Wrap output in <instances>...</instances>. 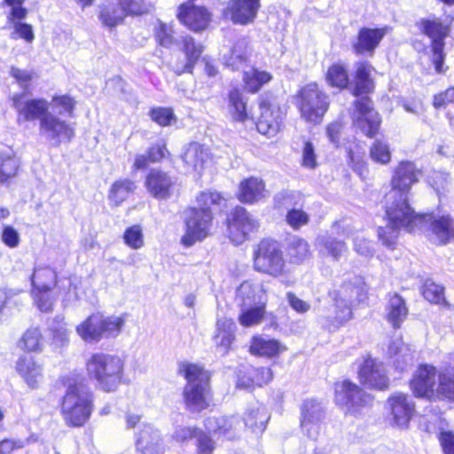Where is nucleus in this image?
I'll list each match as a JSON object with an SVG mask.
<instances>
[{"label": "nucleus", "mask_w": 454, "mask_h": 454, "mask_svg": "<svg viewBox=\"0 0 454 454\" xmlns=\"http://www.w3.org/2000/svg\"><path fill=\"white\" fill-rule=\"evenodd\" d=\"M248 43L246 39H239L231 49L223 52V61L232 70L242 68L248 59Z\"/></svg>", "instance_id": "31"}, {"label": "nucleus", "mask_w": 454, "mask_h": 454, "mask_svg": "<svg viewBox=\"0 0 454 454\" xmlns=\"http://www.w3.org/2000/svg\"><path fill=\"white\" fill-rule=\"evenodd\" d=\"M264 314L263 305L243 309L239 317V322L242 326L251 327L260 324L263 319Z\"/></svg>", "instance_id": "50"}, {"label": "nucleus", "mask_w": 454, "mask_h": 454, "mask_svg": "<svg viewBox=\"0 0 454 454\" xmlns=\"http://www.w3.org/2000/svg\"><path fill=\"white\" fill-rule=\"evenodd\" d=\"M212 213L207 209L191 207L185 212V232L182 237L184 247H192L196 242L203 240L209 234L212 225Z\"/></svg>", "instance_id": "13"}, {"label": "nucleus", "mask_w": 454, "mask_h": 454, "mask_svg": "<svg viewBox=\"0 0 454 454\" xmlns=\"http://www.w3.org/2000/svg\"><path fill=\"white\" fill-rule=\"evenodd\" d=\"M182 50L184 51L186 56V63L184 66H176L174 70L177 74L184 72L191 73L194 64L199 59L202 53V46L196 44L192 37L185 35L182 37Z\"/></svg>", "instance_id": "34"}, {"label": "nucleus", "mask_w": 454, "mask_h": 454, "mask_svg": "<svg viewBox=\"0 0 454 454\" xmlns=\"http://www.w3.org/2000/svg\"><path fill=\"white\" fill-rule=\"evenodd\" d=\"M357 373L360 383L370 389L383 391L389 387V378L385 364L371 356L364 357Z\"/></svg>", "instance_id": "15"}, {"label": "nucleus", "mask_w": 454, "mask_h": 454, "mask_svg": "<svg viewBox=\"0 0 454 454\" xmlns=\"http://www.w3.org/2000/svg\"><path fill=\"white\" fill-rule=\"evenodd\" d=\"M407 314L408 309L404 300L397 294L391 295L387 306V318L393 327L399 328Z\"/></svg>", "instance_id": "37"}, {"label": "nucleus", "mask_w": 454, "mask_h": 454, "mask_svg": "<svg viewBox=\"0 0 454 454\" xmlns=\"http://www.w3.org/2000/svg\"><path fill=\"white\" fill-rule=\"evenodd\" d=\"M422 294L426 300L435 304L446 303L444 287L432 280H427L422 288Z\"/></svg>", "instance_id": "52"}, {"label": "nucleus", "mask_w": 454, "mask_h": 454, "mask_svg": "<svg viewBox=\"0 0 454 454\" xmlns=\"http://www.w3.org/2000/svg\"><path fill=\"white\" fill-rule=\"evenodd\" d=\"M309 215L301 209H291L286 215V222L294 229H299L309 223Z\"/></svg>", "instance_id": "64"}, {"label": "nucleus", "mask_w": 454, "mask_h": 454, "mask_svg": "<svg viewBox=\"0 0 454 454\" xmlns=\"http://www.w3.org/2000/svg\"><path fill=\"white\" fill-rule=\"evenodd\" d=\"M196 446L198 454H213L215 442L209 435L200 430L196 435Z\"/></svg>", "instance_id": "62"}, {"label": "nucleus", "mask_w": 454, "mask_h": 454, "mask_svg": "<svg viewBox=\"0 0 454 454\" xmlns=\"http://www.w3.org/2000/svg\"><path fill=\"white\" fill-rule=\"evenodd\" d=\"M419 230L428 225L427 235L431 241L437 245H446L454 239L453 219L449 215L427 214Z\"/></svg>", "instance_id": "16"}, {"label": "nucleus", "mask_w": 454, "mask_h": 454, "mask_svg": "<svg viewBox=\"0 0 454 454\" xmlns=\"http://www.w3.org/2000/svg\"><path fill=\"white\" fill-rule=\"evenodd\" d=\"M155 36L158 43L166 48L171 47L176 43L173 37L172 27L162 22H160L158 27H155Z\"/></svg>", "instance_id": "60"}, {"label": "nucleus", "mask_w": 454, "mask_h": 454, "mask_svg": "<svg viewBox=\"0 0 454 454\" xmlns=\"http://www.w3.org/2000/svg\"><path fill=\"white\" fill-rule=\"evenodd\" d=\"M57 274L49 267L37 268L32 276V285L37 291H50L56 285Z\"/></svg>", "instance_id": "44"}, {"label": "nucleus", "mask_w": 454, "mask_h": 454, "mask_svg": "<svg viewBox=\"0 0 454 454\" xmlns=\"http://www.w3.org/2000/svg\"><path fill=\"white\" fill-rule=\"evenodd\" d=\"M49 330L52 336V340L57 346H64L69 340V331L67 324L61 317H56L50 325Z\"/></svg>", "instance_id": "49"}, {"label": "nucleus", "mask_w": 454, "mask_h": 454, "mask_svg": "<svg viewBox=\"0 0 454 454\" xmlns=\"http://www.w3.org/2000/svg\"><path fill=\"white\" fill-rule=\"evenodd\" d=\"M236 325L232 319L220 318L216 322V328L213 336L217 348L227 353L235 339Z\"/></svg>", "instance_id": "30"}, {"label": "nucleus", "mask_w": 454, "mask_h": 454, "mask_svg": "<svg viewBox=\"0 0 454 454\" xmlns=\"http://www.w3.org/2000/svg\"><path fill=\"white\" fill-rule=\"evenodd\" d=\"M181 372L187 380L184 390L186 407L192 411L207 409L211 400L208 372L194 364H183Z\"/></svg>", "instance_id": "4"}, {"label": "nucleus", "mask_w": 454, "mask_h": 454, "mask_svg": "<svg viewBox=\"0 0 454 454\" xmlns=\"http://www.w3.org/2000/svg\"><path fill=\"white\" fill-rule=\"evenodd\" d=\"M286 348L277 340L263 337H254L250 345V352L253 355L273 357L280 354Z\"/></svg>", "instance_id": "33"}, {"label": "nucleus", "mask_w": 454, "mask_h": 454, "mask_svg": "<svg viewBox=\"0 0 454 454\" xmlns=\"http://www.w3.org/2000/svg\"><path fill=\"white\" fill-rule=\"evenodd\" d=\"M387 421L394 428L407 429L416 413V404L408 394L396 392L385 403Z\"/></svg>", "instance_id": "12"}, {"label": "nucleus", "mask_w": 454, "mask_h": 454, "mask_svg": "<svg viewBox=\"0 0 454 454\" xmlns=\"http://www.w3.org/2000/svg\"><path fill=\"white\" fill-rule=\"evenodd\" d=\"M237 296L243 300L255 301V297H265L266 290L261 283L245 281L238 288Z\"/></svg>", "instance_id": "51"}, {"label": "nucleus", "mask_w": 454, "mask_h": 454, "mask_svg": "<svg viewBox=\"0 0 454 454\" xmlns=\"http://www.w3.org/2000/svg\"><path fill=\"white\" fill-rule=\"evenodd\" d=\"M198 209L207 208L211 213L214 207L224 205L225 200L216 192H203L197 198Z\"/></svg>", "instance_id": "53"}, {"label": "nucleus", "mask_w": 454, "mask_h": 454, "mask_svg": "<svg viewBox=\"0 0 454 454\" xmlns=\"http://www.w3.org/2000/svg\"><path fill=\"white\" fill-rule=\"evenodd\" d=\"M320 242L324 245L327 252L334 258V260H339L347 251V247L344 242L337 240L332 237L321 238Z\"/></svg>", "instance_id": "59"}, {"label": "nucleus", "mask_w": 454, "mask_h": 454, "mask_svg": "<svg viewBox=\"0 0 454 454\" xmlns=\"http://www.w3.org/2000/svg\"><path fill=\"white\" fill-rule=\"evenodd\" d=\"M93 410L92 393L82 384L69 386L61 403V413L67 425L82 427Z\"/></svg>", "instance_id": "5"}, {"label": "nucleus", "mask_w": 454, "mask_h": 454, "mask_svg": "<svg viewBox=\"0 0 454 454\" xmlns=\"http://www.w3.org/2000/svg\"><path fill=\"white\" fill-rule=\"evenodd\" d=\"M137 448L143 454L162 452L163 445L158 430L151 425H144L137 434Z\"/></svg>", "instance_id": "27"}, {"label": "nucleus", "mask_w": 454, "mask_h": 454, "mask_svg": "<svg viewBox=\"0 0 454 454\" xmlns=\"http://www.w3.org/2000/svg\"><path fill=\"white\" fill-rule=\"evenodd\" d=\"M12 107L17 112V122L39 121V134L53 146L69 142L74 136V128L67 120L59 118L50 111L45 98H26V93H16L12 97Z\"/></svg>", "instance_id": "1"}, {"label": "nucleus", "mask_w": 454, "mask_h": 454, "mask_svg": "<svg viewBox=\"0 0 454 454\" xmlns=\"http://www.w3.org/2000/svg\"><path fill=\"white\" fill-rule=\"evenodd\" d=\"M246 373L252 377H249L247 381H245L243 377H239L237 380V387L239 388L248 389L253 386L262 387L269 383L273 377L271 370L265 367H246Z\"/></svg>", "instance_id": "36"}, {"label": "nucleus", "mask_w": 454, "mask_h": 454, "mask_svg": "<svg viewBox=\"0 0 454 454\" xmlns=\"http://www.w3.org/2000/svg\"><path fill=\"white\" fill-rule=\"evenodd\" d=\"M435 401L448 400L454 403V372L446 370L437 376Z\"/></svg>", "instance_id": "39"}, {"label": "nucleus", "mask_w": 454, "mask_h": 454, "mask_svg": "<svg viewBox=\"0 0 454 454\" xmlns=\"http://www.w3.org/2000/svg\"><path fill=\"white\" fill-rule=\"evenodd\" d=\"M20 345L28 351L41 349L42 334L37 328L28 329L22 336Z\"/></svg>", "instance_id": "55"}, {"label": "nucleus", "mask_w": 454, "mask_h": 454, "mask_svg": "<svg viewBox=\"0 0 454 454\" xmlns=\"http://www.w3.org/2000/svg\"><path fill=\"white\" fill-rule=\"evenodd\" d=\"M16 370L31 388L37 387L42 380V366L35 361L32 356L26 355L19 358L16 363Z\"/></svg>", "instance_id": "29"}, {"label": "nucleus", "mask_w": 454, "mask_h": 454, "mask_svg": "<svg viewBox=\"0 0 454 454\" xmlns=\"http://www.w3.org/2000/svg\"><path fill=\"white\" fill-rule=\"evenodd\" d=\"M206 428L227 439L235 438L243 429L244 424L238 416L209 417L205 421Z\"/></svg>", "instance_id": "25"}, {"label": "nucleus", "mask_w": 454, "mask_h": 454, "mask_svg": "<svg viewBox=\"0 0 454 454\" xmlns=\"http://www.w3.org/2000/svg\"><path fill=\"white\" fill-rule=\"evenodd\" d=\"M416 26L423 35L431 39L432 60L435 70L441 73L445 59L444 40L450 34V21L442 20L434 15H430L418 20Z\"/></svg>", "instance_id": "7"}, {"label": "nucleus", "mask_w": 454, "mask_h": 454, "mask_svg": "<svg viewBox=\"0 0 454 454\" xmlns=\"http://www.w3.org/2000/svg\"><path fill=\"white\" fill-rule=\"evenodd\" d=\"M124 357L108 353H95L86 363L89 376L95 380L98 388L105 392H114L122 383Z\"/></svg>", "instance_id": "3"}, {"label": "nucleus", "mask_w": 454, "mask_h": 454, "mask_svg": "<svg viewBox=\"0 0 454 454\" xmlns=\"http://www.w3.org/2000/svg\"><path fill=\"white\" fill-rule=\"evenodd\" d=\"M386 33L387 27L361 28L357 35V41L353 44L356 53H369L370 55H372L374 50L378 47Z\"/></svg>", "instance_id": "26"}, {"label": "nucleus", "mask_w": 454, "mask_h": 454, "mask_svg": "<svg viewBox=\"0 0 454 454\" xmlns=\"http://www.w3.org/2000/svg\"><path fill=\"white\" fill-rule=\"evenodd\" d=\"M322 420L301 418L302 432L310 439H317L320 434Z\"/></svg>", "instance_id": "63"}, {"label": "nucleus", "mask_w": 454, "mask_h": 454, "mask_svg": "<svg viewBox=\"0 0 454 454\" xmlns=\"http://www.w3.org/2000/svg\"><path fill=\"white\" fill-rule=\"evenodd\" d=\"M229 112L237 121L243 122L248 118L246 103L238 90H233L229 94Z\"/></svg>", "instance_id": "48"}, {"label": "nucleus", "mask_w": 454, "mask_h": 454, "mask_svg": "<svg viewBox=\"0 0 454 454\" xmlns=\"http://www.w3.org/2000/svg\"><path fill=\"white\" fill-rule=\"evenodd\" d=\"M388 355L391 358H394V365L400 371H403L405 366L413 361L411 348L405 345L401 339H395L390 343Z\"/></svg>", "instance_id": "35"}, {"label": "nucleus", "mask_w": 454, "mask_h": 454, "mask_svg": "<svg viewBox=\"0 0 454 454\" xmlns=\"http://www.w3.org/2000/svg\"><path fill=\"white\" fill-rule=\"evenodd\" d=\"M287 244L286 252L291 262L301 263L309 257V246L305 239L294 236Z\"/></svg>", "instance_id": "42"}, {"label": "nucleus", "mask_w": 454, "mask_h": 454, "mask_svg": "<svg viewBox=\"0 0 454 454\" xmlns=\"http://www.w3.org/2000/svg\"><path fill=\"white\" fill-rule=\"evenodd\" d=\"M301 418L323 420L324 409L321 403L313 399L306 400L301 409Z\"/></svg>", "instance_id": "58"}, {"label": "nucleus", "mask_w": 454, "mask_h": 454, "mask_svg": "<svg viewBox=\"0 0 454 454\" xmlns=\"http://www.w3.org/2000/svg\"><path fill=\"white\" fill-rule=\"evenodd\" d=\"M260 6V0H230L227 14L233 23L247 25L254 22Z\"/></svg>", "instance_id": "24"}, {"label": "nucleus", "mask_w": 454, "mask_h": 454, "mask_svg": "<svg viewBox=\"0 0 454 454\" xmlns=\"http://www.w3.org/2000/svg\"><path fill=\"white\" fill-rule=\"evenodd\" d=\"M260 110V117L256 123L257 130L268 137H275L280 129L283 119L280 107L269 100H262Z\"/></svg>", "instance_id": "21"}, {"label": "nucleus", "mask_w": 454, "mask_h": 454, "mask_svg": "<svg viewBox=\"0 0 454 454\" xmlns=\"http://www.w3.org/2000/svg\"><path fill=\"white\" fill-rule=\"evenodd\" d=\"M386 218L387 223L379 228L378 236L385 246L391 248L396 243L401 230L413 232L426 220L423 215L416 214L411 208L409 196L391 197V194L387 195Z\"/></svg>", "instance_id": "2"}, {"label": "nucleus", "mask_w": 454, "mask_h": 454, "mask_svg": "<svg viewBox=\"0 0 454 454\" xmlns=\"http://www.w3.org/2000/svg\"><path fill=\"white\" fill-rule=\"evenodd\" d=\"M270 419L266 410L262 406H256L247 410L243 419L244 428L247 427L254 434H261L264 431Z\"/></svg>", "instance_id": "38"}, {"label": "nucleus", "mask_w": 454, "mask_h": 454, "mask_svg": "<svg viewBox=\"0 0 454 454\" xmlns=\"http://www.w3.org/2000/svg\"><path fill=\"white\" fill-rule=\"evenodd\" d=\"M124 242L133 249H139L144 246V235L140 225L128 228L123 235Z\"/></svg>", "instance_id": "57"}, {"label": "nucleus", "mask_w": 454, "mask_h": 454, "mask_svg": "<svg viewBox=\"0 0 454 454\" xmlns=\"http://www.w3.org/2000/svg\"><path fill=\"white\" fill-rule=\"evenodd\" d=\"M297 106L306 121L318 123L328 109V96L317 83H309L299 90Z\"/></svg>", "instance_id": "9"}, {"label": "nucleus", "mask_w": 454, "mask_h": 454, "mask_svg": "<svg viewBox=\"0 0 454 454\" xmlns=\"http://www.w3.org/2000/svg\"><path fill=\"white\" fill-rule=\"evenodd\" d=\"M335 403L347 414L356 416L373 403V396L350 380L335 384Z\"/></svg>", "instance_id": "10"}, {"label": "nucleus", "mask_w": 454, "mask_h": 454, "mask_svg": "<svg viewBox=\"0 0 454 454\" xmlns=\"http://www.w3.org/2000/svg\"><path fill=\"white\" fill-rule=\"evenodd\" d=\"M257 227V221L241 207H236L228 218V236L235 245L244 242Z\"/></svg>", "instance_id": "17"}, {"label": "nucleus", "mask_w": 454, "mask_h": 454, "mask_svg": "<svg viewBox=\"0 0 454 454\" xmlns=\"http://www.w3.org/2000/svg\"><path fill=\"white\" fill-rule=\"evenodd\" d=\"M123 325L124 319L121 317L95 313L76 326V333L84 341L97 343L104 337L118 336Z\"/></svg>", "instance_id": "6"}, {"label": "nucleus", "mask_w": 454, "mask_h": 454, "mask_svg": "<svg viewBox=\"0 0 454 454\" xmlns=\"http://www.w3.org/2000/svg\"><path fill=\"white\" fill-rule=\"evenodd\" d=\"M145 186L149 194L157 200H166L172 196L176 187V178L160 169H152L145 177Z\"/></svg>", "instance_id": "22"}, {"label": "nucleus", "mask_w": 454, "mask_h": 454, "mask_svg": "<svg viewBox=\"0 0 454 454\" xmlns=\"http://www.w3.org/2000/svg\"><path fill=\"white\" fill-rule=\"evenodd\" d=\"M371 159L380 164H387L391 160V152L388 145L376 140L370 149Z\"/></svg>", "instance_id": "54"}, {"label": "nucleus", "mask_w": 454, "mask_h": 454, "mask_svg": "<svg viewBox=\"0 0 454 454\" xmlns=\"http://www.w3.org/2000/svg\"><path fill=\"white\" fill-rule=\"evenodd\" d=\"M34 435L27 437L25 440L17 439H4L0 442V454H11L13 450L22 449L26 445L36 442Z\"/></svg>", "instance_id": "61"}, {"label": "nucleus", "mask_w": 454, "mask_h": 454, "mask_svg": "<svg viewBox=\"0 0 454 454\" xmlns=\"http://www.w3.org/2000/svg\"><path fill=\"white\" fill-rule=\"evenodd\" d=\"M126 14L124 9L118 3H108L99 7L98 19L104 27H115L123 23Z\"/></svg>", "instance_id": "32"}, {"label": "nucleus", "mask_w": 454, "mask_h": 454, "mask_svg": "<svg viewBox=\"0 0 454 454\" xmlns=\"http://www.w3.org/2000/svg\"><path fill=\"white\" fill-rule=\"evenodd\" d=\"M19 168V160L10 153H0V183H7L13 178Z\"/></svg>", "instance_id": "47"}, {"label": "nucleus", "mask_w": 454, "mask_h": 454, "mask_svg": "<svg viewBox=\"0 0 454 454\" xmlns=\"http://www.w3.org/2000/svg\"><path fill=\"white\" fill-rule=\"evenodd\" d=\"M269 195L261 178L249 177L239 184V200L244 203H254Z\"/></svg>", "instance_id": "28"}, {"label": "nucleus", "mask_w": 454, "mask_h": 454, "mask_svg": "<svg viewBox=\"0 0 454 454\" xmlns=\"http://www.w3.org/2000/svg\"><path fill=\"white\" fill-rule=\"evenodd\" d=\"M272 79L270 73L266 71H260L256 68H250L244 71L243 81L246 89L250 92H257L262 86L268 83Z\"/></svg>", "instance_id": "45"}, {"label": "nucleus", "mask_w": 454, "mask_h": 454, "mask_svg": "<svg viewBox=\"0 0 454 454\" xmlns=\"http://www.w3.org/2000/svg\"><path fill=\"white\" fill-rule=\"evenodd\" d=\"M75 104V100L68 95L53 96L49 102L50 111L59 118L66 120V117H73Z\"/></svg>", "instance_id": "41"}, {"label": "nucleus", "mask_w": 454, "mask_h": 454, "mask_svg": "<svg viewBox=\"0 0 454 454\" xmlns=\"http://www.w3.org/2000/svg\"><path fill=\"white\" fill-rule=\"evenodd\" d=\"M373 67L368 63H359L356 69V87L354 94L356 96L367 94L372 91L374 85L371 78Z\"/></svg>", "instance_id": "40"}, {"label": "nucleus", "mask_w": 454, "mask_h": 454, "mask_svg": "<svg viewBox=\"0 0 454 454\" xmlns=\"http://www.w3.org/2000/svg\"><path fill=\"white\" fill-rule=\"evenodd\" d=\"M418 169L413 162L402 161L394 171L391 190L388 194L394 196H409L411 186L418 181Z\"/></svg>", "instance_id": "20"}, {"label": "nucleus", "mask_w": 454, "mask_h": 454, "mask_svg": "<svg viewBox=\"0 0 454 454\" xmlns=\"http://www.w3.org/2000/svg\"><path fill=\"white\" fill-rule=\"evenodd\" d=\"M193 1L188 0L182 4L177 17L188 28L199 32L207 27L211 20V14L206 7L194 4Z\"/></svg>", "instance_id": "19"}, {"label": "nucleus", "mask_w": 454, "mask_h": 454, "mask_svg": "<svg viewBox=\"0 0 454 454\" xmlns=\"http://www.w3.org/2000/svg\"><path fill=\"white\" fill-rule=\"evenodd\" d=\"M366 294V285L361 278H356L352 282L344 283L339 291V298L336 300V307L339 311L334 319L329 324L325 322H321V324L327 326L329 330L337 329L341 324L351 318V306L364 301Z\"/></svg>", "instance_id": "8"}, {"label": "nucleus", "mask_w": 454, "mask_h": 454, "mask_svg": "<svg viewBox=\"0 0 454 454\" xmlns=\"http://www.w3.org/2000/svg\"><path fill=\"white\" fill-rule=\"evenodd\" d=\"M184 168L188 172L200 174L210 160L208 148L192 142L188 144L181 154Z\"/></svg>", "instance_id": "23"}, {"label": "nucleus", "mask_w": 454, "mask_h": 454, "mask_svg": "<svg viewBox=\"0 0 454 454\" xmlns=\"http://www.w3.org/2000/svg\"><path fill=\"white\" fill-rule=\"evenodd\" d=\"M354 106L351 113L354 127L367 137H372L378 133L380 125V115L373 109L372 102L368 97H364L356 100Z\"/></svg>", "instance_id": "14"}, {"label": "nucleus", "mask_w": 454, "mask_h": 454, "mask_svg": "<svg viewBox=\"0 0 454 454\" xmlns=\"http://www.w3.org/2000/svg\"><path fill=\"white\" fill-rule=\"evenodd\" d=\"M285 260L279 244L272 239H262L254 254V270L272 277L285 271Z\"/></svg>", "instance_id": "11"}, {"label": "nucleus", "mask_w": 454, "mask_h": 454, "mask_svg": "<svg viewBox=\"0 0 454 454\" xmlns=\"http://www.w3.org/2000/svg\"><path fill=\"white\" fill-rule=\"evenodd\" d=\"M119 5H121L126 14L130 16L143 15L150 10L146 0H119Z\"/></svg>", "instance_id": "56"}, {"label": "nucleus", "mask_w": 454, "mask_h": 454, "mask_svg": "<svg viewBox=\"0 0 454 454\" xmlns=\"http://www.w3.org/2000/svg\"><path fill=\"white\" fill-rule=\"evenodd\" d=\"M436 372V368L429 364H424L418 368L411 381V388L415 396L435 401L438 376Z\"/></svg>", "instance_id": "18"}, {"label": "nucleus", "mask_w": 454, "mask_h": 454, "mask_svg": "<svg viewBox=\"0 0 454 454\" xmlns=\"http://www.w3.org/2000/svg\"><path fill=\"white\" fill-rule=\"evenodd\" d=\"M135 188L136 185L131 180L117 181L111 187L109 200L114 206H119L134 192Z\"/></svg>", "instance_id": "46"}, {"label": "nucleus", "mask_w": 454, "mask_h": 454, "mask_svg": "<svg viewBox=\"0 0 454 454\" xmlns=\"http://www.w3.org/2000/svg\"><path fill=\"white\" fill-rule=\"evenodd\" d=\"M325 81L333 88L342 90L348 84L347 67L341 62L333 63L325 73Z\"/></svg>", "instance_id": "43"}]
</instances>
